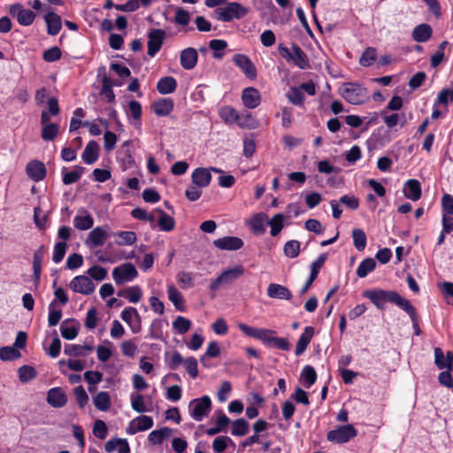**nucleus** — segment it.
I'll use <instances>...</instances> for the list:
<instances>
[{"instance_id": "obj_6", "label": "nucleus", "mask_w": 453, "mask_h": 453, "mask_svg": "<svg viewBox=\"0 0 453 453\" xmlns=\"http://www.w3.org/2000/svg\"><path fill=\"white\" fill-rule=\"evenodd\" d=\"M357 436V430L352 424L338 426L326 434V440L336 444H345Z\"/></svg>"}, {"instance_id": "obj_64", "label": "nucleus", "mask_w": 453, "mask_h": 453, "mask_svg": "<svg viewBox=\"0 0 453 453\" xmlns=\"http://www.w3.org/2000/svg\"><path fill=\"white\" fill-rule=\"evenodd\" d=\"M67 244L65 242H58L54 246L52 260L54 263H60L66 252Z\"/></svg>"}, {"instance_id": "obj_5", "label": "nucleus", "mask_w": 453, "mask_h": 453, "mask_svg": "<svg viewBox=\"0 0 453 453\" xmlns=\"http://www.w3.org/2000/svg\"><path fill=\"white\" fill-rule=\"evenodd\" d=\"M341 96L351 104H362L369 99L367 88L355 82L344 83Z\"/></svg>"}, {"instance_id": "obj_54", "label": "nucleus", "mask_w": 453, "mask_h": 453, "mask_svg": "<svg viewBox=\"0 0 453 453\" xmlns=\"http://www.w3.org/2000/svg\"><path fill=\"white\" fill-rule=\"evenodd\" d=\"M114 86L111 78H109L106 74H104L102 78V90L101 94L104 95L107 97L109 102H114L115 95L112 90V87Z\"/></svg>"}, {"instance_id": "obj_13", "label": "nucleus", "mask_w": 453, "mask_h": 453, "mask_svg": "<svg viewBox=\"0 0 453 453\" xmlns=\"http://www.w3.org/2000/svg\"><path fill=\"white\" fill-rule=\"evenodd\" d=\"M327 259V254L322 253L320 254L316 260H314L310 266V275L308 279L306 280L304 285L300 289V296H303L309 288L311 287L312 283L316 280L318 278V275L319 273L320 269L323 267L325 262Z\"/></svg>"}, {"instance_id": "obj_48", "label": "nucleus", "mask_w": 453, "mask_h": 453, "mask_svg": "<svg viewBox=\"0 0 453 453\" xmlns=\"http://www.w3.org/2000/svg\"><path fill=\"white\" fill-rule=\"evenodd\" d=\"M57 305V300L54 299L49 304V316H48V324L50 326H57L62 319L63 313L61 310H57L55 307Z\"/></svg>"}, {"instance_id": "obj_50", "label": "nucleus", "mask_w": 453, "mask_h": 453, "mask_svg": "<svg viewBox=\"0 0 453 453\" xmlns=\"http://www.w3.org/2000/svg\"><path fill=\"white\" fill-rule=\"evenodd\" d=\"M377 58V50L373 47L366 48L362 53L359 64L364 67H368L373 65Z\"/></svg>"}, {"instance_id": "obj_28", "label": "nucleus", "mask_w": 453, "mask_h": 453, "mask_svg": "<svg viewBox=\"0 0 453 453\" xmlns=\"http://www.w3.org/2000/svg\"><path fill=\"white\" fill-rule=\"evenodd\" d=\"M99 157V145L96 141H89L82 154L81 158L83 162L87 165L94 164Z\"/></svg>"}, {"instance_id": "obj_31", "label": "nucleus", "mask_w": 453, "mask_h": 453, "mask_svg": "<svg viewBox=\"0 0 453 453\" xmlns=\"http://www.w3.org/2000/svg\"><path fill=\"white\" fill-rule=\"evenodd\" d=\"M152 107L156 115L165 117L173 111L174 103L172 98H161L154 102Z\"/></svg>"}, {"instance_id": "obj_62", "label": "nucleus", "mask_w": 453, "mask_h": 453, "mask_svg": "<svg viewBox=\"0 0 453 453\" xmlns=\"http://www.w3.org/2000/svg\"><path fill=\"white\" fill-rule=\"evenodd\" d=\"M209 47L214 51L213 57L215 58H221L223 53H219V51L224 50L227 47V42L221 39H212L209 42Z\"/></svg>"}, {"instance_id": "obj_9", "label": "nucleus", "mask_w": 453, "mask_h": 453, "mask_svg": "<svg viewBox=\"0 0 453 453\" xmlns=\"http://www.w3.org/2000/svg\"><path fill=\"white\" fill-rule=\"evenodd\" d=\"M138 277V272L132 263H124L112 271V278L118 286L130 282Z\"/></svg>"}, {"instance_id": "obj_34", "label": "nucleus", "mask_w": 453, "mask_h": 453, "mask_svg": "<svg viewBox=\"0 0 453 453\" xmlns=\"http://www.w3.org/2000/svg\"><path fill=\"white\" fill-rule=\"evenodd\" d=\"M107 237L108 234L106 231L102 227L97 226L89 233L87 243L91 247H100L104 245Z\"/></svg>"}, {"instance_id": "obj_51", "label": "nucleus", "mask_w": 453, "mask_h": 453, "mask_svg": "<svg viewBox=\"0 0 453 453\" xmlns=\"http://www.w3.org/2000/svg\"><path fill=\"white\" fill-rule=\"evenodd\" d=\"M286 96L294 105L303 106L304 94L298 87H291Z\"/></svg>"}, {"instance_id": "obj_61", "label": "nucleus", "mask_w": 453, "mask_h": 453, "mask_svg": "<svg viewBox=\"0 0 453 453\" xmlns=\"http://www.w3.org/2000/svg\"><path fill=\"white\" fill-rule=\"evenodd\" d=\"M228 443L234 444V441L228 436H219L215 438L212 442L213 451L216 453H221L225 451Z\"/></svg>"}, {"instance_id": "obj_12", "label": "nucleus", "mask_w": 453, "mask_h": 453, "mask_svg": "<svg viewBox=\"0 0 453 453\" xmlns=\"http://www.w3.org/2000/svg\"><path fill=\"white\" fill-rule=\"evenodd\" d=\"M165 38V32L160 28L150 29L148 33V55L151 58L160 50L164 40Z\"/></svg>"}, {"instance_id": "obj_11", "label": "nucleus", "mask_w": 453, "mask_h": 453, "mask_svg": "<svg viewBox=\"0 0 453 453\" xmlns=\"http://www.w3.org/2000/svg\"><path fill=\"white\" fill-rule=\"evenodd\" d=\"M271 425L266 422L263 418L257 419L253 425L252 428L254 431V434L247 437L243 441H242L239 445V450L243 449L248 446H251L255 443H260V438L263 436L262 433L265 432Z\"/></svg>"}, {"instance_id": "obj_17", "label": "nucleus", "mask_w": 453, "mask_h": 453, "mask_svg": "<svg viewBox=\"0 0 453 453\" xmlns=\"http://www.w3.org/2000/svg\"><path fill=\"white\" fill-rule=\"evenodd\" d=\"M48 403L54 408H61L67 403V395L63 388L59 387L52 388L47 394Z\"/></svg>"}, {"instance_id": "obj_47", "label": "nucleus", "mask_w": 453, "mask_h": 453, "mask_svg": "<svg viewBox=\"0 0 453 453\" xmlns=\"http://www.w3.org/2000/svg\"><path fill=\"white\" fill-rule=\"evenodd\" d=\"M301 376L303 379L304 387L306 388H310L317 380V372L315 369L309 365L303 368Z\"/></svg>"}, {"instance_id": "obj_39", "label": "nucleus", "mask_w": 453, "mask_h": 453, "mask_svg": "<svg viewBox=\"0 0 453 453\" xmlns=\"http://www.w3.org/2000/svg\"><path fill=\"white\" fill-rule=\"evenodd\" d=\"M172 434V429L169 427H163L158 430H153L150 433L148 441L152 445L162 444L163 441L167 439Z\"/></svg>"}, {"instance_id": "obj_20", "label": "nucleus", "mask_w": 453, "mask_h": 453, "mask_svg": "<svg viewBox=\"0 0 453 453\" xmlns=\"http://www.w3.org/2000/svg\"><path fill=\"white\" fill-rule=\"evenodd\" d=\"M26 171L27 175L35 181L42 180L46 176V167L44 164L38 160H32L27 163Z\"/></svg>"}, {"instance_id": "obj_24", "label": "nucleus", "mask_w": 453, "mask_h": 453, "mask_svg": "<svg viewBox=\"0 0 453 453\" xmlns=\"http://www.w3.org/2000/svg\"><path fill=\"white\" fill-rule=\"evenodd\" d=\"M191 180L194 185L199 188H205L211 181V174L210 170L203 167H198L193 171Z\"/></svg>"}, {"instance_id": "obj_49", "label": "nucleus", "mask_w": 453, "mask_h": 453, "mask_svg": "<svg viewBox=\"0 0 453 453\" xmlns=\"http://www.w3.org/2000/svg\"><path fill=\"white\" fill-rule=\"evenodd\" d=\"M220 118L229 124L236 123L240 119V113L232 106H225L219 111Z\"/></svg>"}, {"instance_id": "obj_16", "label": "nucleus", "mask_w": 453, "mask_h": 453, "mask_svg": "<svg viewBox=\"0 0 453 453\" xmlns=\"http://www.w3.org/2000/svg\"><path fill=\"white\" fill-rule=\"evenodd\" d=\"M213 244L222 250H237L243 247V241L236 236H225L213 241Z\"/></svg>"}, {"instance_id": "obj_59", "label": "nucleus", "mask_w": 453, "mask_h": 453, "mask_svg": "<svg viewBox=\"0 0 453 453\" xmlns=\"http://www.w3.org/2000/svg\"><path fill=\"white\" fill-rule=\"evenodd\" d=\"M131 399V406L134 411H135L138 413H143L147 411V409L145 407L144 403V397L141 394H134L132 393L130 395Z\"/></svg>"}, {"instance_id": "obj_3", "label": "nucleus", "mask_w": 453, "mask_h": 453, "mask_svg": "<svg viewBox=\"0 0 453 453\" xmlns=\"http://www.w3.org/2000/svg\"><path fill=\"white\" fill-rule=\"evenodd\" d=\"M278 50L282 58L288 63H292L301 70L311 69V63L308 55L296 43L292 42L291 48H288L283 43L278 45Z\"/></svg>"}, {"instance_id": "obj_37", "label": "nucleus", "mask_w": 453, "mask_h": 453, "mask_svg": "<svg viewBox=\"0 0 453 453\" xmlns=\"http://www.w3.org/2000/svg\"><path fill=\"white\" fill-rule=\"evenodd\" d=\"M84 215H76L73 219L74 226L81 231L90 229L94 225L93 217L85 210L82 211Z\"/></svg>"}, {"instance_id": "obj_38", "label": "nucleus", "mask_w": 453, "mask_h": 453, "mask_svg": "<svg viewBox=\"0 0 453 453\" xmlns=\"http://www.w3.org/2000/svg\"><path fill=\"white\" fill-rule=\"evenodd\" d=\"M167 294L169 300L173 303L175 309L184 311L185 306L182 294L173 285L167 287Z\"/></svg>"}, {"instance_id": "obj_35", "label": "nucleus", "mask_w": 453, "mask_h": 453, "mask_svg": "<svg viewBox=\"0 0 453 453\" xmlns=\"http://www.w3.org/2000/svg\"><path fill=\"white\" fill-rule=\"evenodd\" d=\"M432 27L428 24H419L412 31V38L417 42H427L432 36Z\"/></svg>"}, {"instance_id": "obj_7", "label": "nucleus", "mask_w": 453, "mask_h": 453, "mask_svg": "<svg viewBox=\"0 0 453 453\" xmlns=\"http://www.w3.org/2000/svg\"><path fill=\"white\" fill-rule=\"evenodd\" d=\"M245 273L243 265H238L233 268L223 271L219 276L213 280L210 284L211 291H217L221 285H228L242 277Z\"/></svg>"}, {"instance_id": "obj_63", "label": "nucleus", "mask_w": 453, "mask_h": 453, "mask_svg": "<svg viewBox=\"0 0 453 453\" xmlns=\"http://www.w3.org/2000/svg\"><path fill=\"white\" fill-rule=\"evenodd\" d=\"M62 52L59 47L54 46L51 47L42 53V59L46 62L51 63L58 61L61 58Z\"/></svg>"}, {"instance_id": "obj_19", "label": "nucleus", "mask_w": 453, "mask_h": 453, "mask_svg": "<svg viewBox=\"0 0 453 453\" xmlns=\"http://www.w3.org/2000/svg\"><path fill=\"white\" fill-rule=\"evenodd\" d=\"M242 100L246 108L255 109L260 104L261 97L257 88L249 87L242 90Z\"/></svg>"}, {"instance_id": "obj_8", "label": "nucleus", "mask_w": 453, "mask_h": 453, "mask_svg": "<svg viewBox=\"0 0 453 453\" xmlns=\"http://www.w3.org/2000/svg\"><path fill=\"white\" fill-rule=\"evenodd\" d=\"M211 409V401L208 395L193 399L188 404L189 414L196 421H202L208 415Z\"/></svg>"}, {"instance_id": "obj_55", "label": "nucleus", "mask_w": 453, "mask_h": 453, "mask_svg": "<svg viewBox=\"0 0 453 453\" xmlns=\"http://www.w3.org/2000/svg\"><path fill=\"white\" fill-rule=\"evenodd\" d=\"M284 216L281 213L274 215L269 221L268 225L271 227L270 234L272 236H276L282 230L284 224Z\"/></svg>"}, {"instance_id": "obj_27", "label": "nucleus", "mask_w": 453, "mask_h": 453, "mask_svg": "<svg viewBox=\"0 0 453 453\" xmlns=\"http://www.w3.org/2000/svg\"><path fill=\"white\" fill-rule=\"evenodd\" d=\"M44 20L47 25V33L50 35H57L62 28V20L59 15L50 12L44 15Z\"/></svg>"}, {"instance_id": "obj_2", "label": "nucleus", "mask_w": 453, "mask_h": 453, "mask_svg": "<svg viewBox=\"0 0 453 453\" xmlns=\"http://www.w3.org/2000/svg\"><path fill=\"white\" fill-rule=\"evenodd\" d=\"M363 296L368 298L379 310H384L386 303H394L403 310L409 302L395 290L376 288L365 291Z\"/></svg>"}, {"instance_id": "obj_56", "label": "nucleus", "mask_w": 453, "mask_h": 453, "mask_svg": "<svg viewBox=\"0 0 453 453\" xmlns=\"http://www.w3.org/2000/svg\"><path fill=\"white\" fill-rule=\"evenodd\" d=\"M59 132V125L50 123L42 128V138L44 141H53Z\"/></svg>"}, {"instance_id": "obj_14", "label": "nucleus", "mask_w": 453, "mask_h": 453, "mask_svg": "<svg viewBox=\"0 0 453 453\" xmlns=\"http://www.w3.org/2000/svg\"><path fill=\"white\" fill-rule=\"evenodd\" d=\"M69 288L75 293L91 295L95 291V284L86 275L75 276L70 282Z\"/></svg>"}, {"instance_id": "obj_23", "label": "nucleus", "mask_w": 453, "mask_h": 453, "mask_svg": "<svg viewBox=\"0 0 453 453\" xmlns=\"http://www.w3.org/2000/svg\"><path fill=\"white\" fill-rule=\"evenodd\" d=\"M315 329L311 326H307L304 327L303 334L300 335L296 345L295 353L296 356L302 355L307 349L310 344Z\"/></svg>"}, {"instance_id": "obj_21", "label": "nucleus", "mask_w": 453, "mask_h": 453, "mask_svg": "<svg viewBox=\"0 0 453 453\" xmlns=\"http://www.w3.org/2000/svg\"><path fill=\"white\" fill-rule=\"evenodd\" d=\"M80 323L75 319H67L60 326L61 335L65 340H73L79 334Z\"/></svg>"}, {"instance_id": "obj_30", "label": "nucleus", "mask_w": 453, "mask_h": 453, "mask_svg": "<svg viewBox=\"0 0 453 453\" xmlns=\"http://www.w3.org/2000/svg\"><path fill=\"white\" fill-rule=\"evenodd\" d=\"M154 213H157V226L161 231L171 232L175 227V219L169 216L160 208L154 209Z\"/></svg>"}, {"instance_id": "obj_46", "label": "nucleus", "mask_w": 453, "mask_h": 453, "mask_svg": "<svg viewBox=\"0 0 453 453\" xmlns=\"http://www.w3.org/2000/svg\"><path fill=\"white\" fill-rule=\"evenodd\" d=\"M403 311L404 312H406L408 314V316L410 317L411 323H412L413 329H414V334L416 335H419L421 334V329L418 326V316L415 307L409 301L406 303V305H404V307L403 308Z\"/></svg>"}, {"instance_id": "obj_36", "label": "nucleus", "mask_w": 453, "mask_h": 453, "mask_svg": "<svg viewBox=\"0 0 453 453\" xmlns=\"http://www.w3.org/2000/svg\"><path fill=\"white\" fill-rule=\"evenodd\" d=\"M118 296L127 299L132 303H137L140 302L142 292L139 286H133L124 289H120L117 293Z\"/></svg>"}, {"instance_id": "obj_43", "label": "nucleus", "mask_w": 453, "mask_h": 453, "mask_svg": "<svg viewBox=\"0 0 453 453\" xmlns=\"http://www.w3.org/2000/svg\"><path fill=\"white\" fill-rule=\"evenodd\" d=\"M376 267V261L372 257L365 258L357 268V275L359 278H365L369 273L372 272Z\"/></svg>"}, {"instance_id": "obj_25", "label": "nucleus", "mask_w": 453, "mask_h": 453, "mask_svg": "<svg viewBox=\"0 0 453 453\" xmlns=\"http://www.w3.org/2000/svg\"><path fill=\"white\" fill-rule=\"evenodd\" d=\"M404 196L411 201H418L422 195L421 185L418 180L410 179L404 184Z\"/></svg>"}, {"instance_id": "obj_33", "label": "nucleus", "mask_w": 453, "mask_h": 453, "mask_svg": "<svg viewBox=\"0 0 453 453\" xmlns=\"http://www.w3.org/2000/svg\"><path fill=\"white\" fill-rule=\"evenodd\" d=\"M177 88V81L173 76H165L158 80L157 89L161 95L173 93Z\"/></svg>"}, {"instance_id": "obj_45", "label": "nucleus", "mask_w": 453, "mask_h": 453, "mask_svg": "<svg viewBox=\"0 0 453 453\" xmlns=\"http://www.w3.org/2000/svg\"><path fill=\"white\" fill-rule=\"evenodd\" d=\"M84 172V167L77 165L73 171L63 173L62 181L65 185H71L75 183L81 179Z\"/></svg>"}, {"instance_id": "obj_40", "label": "nucleus", "mask_w": 453, "mask_h": 453, "mask_svg": "<svg viewBox=\"0 0 453 453\" xmlns=\"http://www.w3.org/2000/svg\"><path fill=\"white\" fill-rule=\"evenodd\" d=\"M165 324V326H168V321L165 320L163 321L160 319H155L152 320L150 326V337L154 340H163L164 339V334H163V326Z\"/></svg>"}, {"instance_id": "obj_58", "label": "nucleus", "mask_w": 453, "mask_h": 453, "mask_svg": "<svg viewBox=\"0 0 453 453\" xmlns=\"http://www.w3.org/2000/svg\"><path fill=\"white\" fill-rule=\"evenodd\" d=\"M283 252L289 258L298 257L300 253V242L296 240L288 241L284 245Z\"/></svg>"}, {"instance_id": "obj_26", "label": "nucleus", "mask_w": 453, "mask_h": 453, "mask_svg": "<svg viewBox=\"0 0 453 453\" xmlns=\"http://www.w3.org/2000/svg\"><path fill=\"white\" fill-rule=\"evenodd\" d=\"M267 296L271 298L280 300H290L293 296L291 291L287 287L277 283L269 284Z\"/></svg>"}, {"instance_id": "obj_60", "label": "nucleus", "mask_w": 453, "mask_h": 453, "mask_svg": "<svg viewBox=\"0 0 453 453\" xmlns=\"http://www.w3.org/2000/svg\"><path fill=\"white\" fill-rule=\"evenodd\" d=\"M120 239L117 242L118 245H132L136 240V234L133 231H120L116 234Z\"/></svg>"}, {"instance_id": "obj_10", "label": "nucleus", "mask_w": 453, "mask_h": 453, "mask_svg": "<svg viewBox=\"0 0 453 453\" xmlns=\"http://www.w3.org/2000/svg\"><path fill=\"white\" fill-rule=\"evenodd\" d=\"M10 14L17 19L19 25L28 27L33 24L36 14L29 10L25 9L21 4H14L10 6Z\"/></svg>"}, {"instance_id": "obj_15", "label": "nucleus", "mask_w": 453, "mask_h": 453, "mask_svg": "<svg viewBox=\"0 0 453 453\" xmlns=\"http://www.w3.org/2000/svg\"><path fill=\"white\" fill-rule=\"evenodd\" d=\"M234 64L240 68L249 79L257 77V69L250 58L244 54H235L233 57Z\"/></svg>"}, {"instance_id": "obj_44", "label": "nucleus", "mask_w": 453, "mask_h": 453, "mask_svg": "<svg viewBox=\"0 0 453 453\" xmlns=\"http://www.w3.org/2000/svg\"><path fill=\"white\" fill-rule=\"evenodd\" d=\"M353 244L358 251H363L367 244V238L365 231L361 228L352 230Z\"/></svg>"}, {"instance_id": "obj_32", "label": "nucleus", "mask_w": 453, "mask_h": 453, "mask_svg": "<svg viewBox=\"0 0 453 453\" xmlns=\"http://www.w3.org/2000/svg\"><path fill=\"white\" fill-rule=\"evenodd\" d=\"M93 350L91 345L65 344L64 353L70 357H87Z\"/></svg>"}, {"instance_id": "obj_4", "label": "nucleus", "mask_w": 453, "mask_h": 453, "mask_svg": "<svg viewBox=\"0 0 453 453\" xmlns=\"http://www.w3.org/2000/svg\"><path fill=\"white\" fill-rule=\"evenodd\" d=\"M224 7H218L215 10L216 18L223 22H230L233 19H241L250 12L248 7L240 3L231 2L225 4Z\"/></svg>"}, {"instance_id": "obj_22", "label": "nucleus", "mask_w": 453, "mask_h": 453, "mask_svg": "<svg viewBox=\"0 0 453 453\" xmlns=\"http://www.w3.org/2000/svg\"><path fill=\"white\" fill-rule=\"evenodd\" d=\"M46 253L44 245H41L34 253L33 256V274L36 285L39 284L41 280L42 264Z\"/></svg>"}, {"instance_id": "obj_53", "label": "nucleus", "mask_w": 453, "mask_h": 453, "mask_svg": "<svg viewBox=\"0 0 453 453\" xmlns=\"http://www.w3.org/2000/svg\"><path fill=\"white\" fill-rule=\"evenodd\" d=\"M18 374H19V380L22 383H26V382H28V381L34 380L36 377L37 372H36V370L33 366L25 365L19 368Z\"/></svg>"}, {"instance_id": "obj_18", "label": "nucleus", "mask_w": 453, "mask_h": 453, "mask_svg": "<svg viewBox=\"0 0 453 453\" xmlns=\"http://www.w3.org/2000/svg\"><path fill=\"white\" fill-rule=\"evenodd\" d=\"M198 61V53L195 48L188 47L180 52V63L183 69H193Z\"/></svg>"}, {"instance_id": "obj_57", "label": "nucleus", "mask_w": 453, "mask_h": 453, "mask_svg": "<svg viewBox=\"0 0 453 453\" xmlns=\"http://www.w3.org/2000/svg\"><path fill=\"white\" fill-rule=\"evenodd\" d=\"M191 321L182 316H178L173 322V328L180 334H184L189 331Z\"/></svg>"}, {"instance_id": "obj_1", "label": "nucleus", "mask_w": 453, "mask_h": 453, "mask_svg": "<svg viewBox=\"0 0 453 453\" xmlns=\"http://www.w3.org/2000/svg\"><path fill=\"white\" fill-rule=\"evenodd\" d=\"M237 327L249 337L261 341L265 346L269 348H275L277 349L288 351L290 349V343L287 338L276 337V332L271 329L257 328L239 323Z\"/></svg>"}, {"instance_id": "obj_41", "label": "nucleus", "mask_w": 453, "mask_h": 453, "mask_svg": "<svg viewBox=\"0 0 453 453\" xmlns=\"http://www.w3.org/2000/svg\"><path fill=\"white\" fill-rule=\"evenodd\" d=\"M94 404L101 411H106L111 407V398L107 392L101 391L94 396Z\"/></svg>"}, {"instance_id": "obj_42", "label": "nucleus", "mask_w": 453, "mask_h": 453, "mask_svg": "<svg viewBox=\"0 0 453 453\" xmlns=\"http://www.w3.org/2000/svg\"><path fill=\"white\" fill-rule=\"evenodd\" d=\"M249 422L240 418L231 424V434L234 436H244L249 433Z\"/></svg>"}, {"instance_id": "obj_52", "label": "nucleus", "mask_w": 453, "mask_h": 453, "mask_svg": "<svg viewBox=\"0 0 453 453\" xmlns=\"http://www.w3.org/2000/svg\"><path fill=\"white\" fill-rule=\"evenodd\" d=\"M21 354L13 346H4L0 348V360L13 361L19 359Z\"/></svg>"}, {"instance_id": "obj_29", "label": "nucleus", "mask_w": 453, "mask_h": 453, "mask_svg": "<svg viewBox=\"0 0 453 453\" xmlns=\"http://www.w3.org/2000/svg\"><path fill=\"white\" fill-rule=\"evenodd\" d=\"M267 215L265 212L255 214L249 221L248 226L256 235H262L265 232Z\"/></svg>"}]
</instances>
